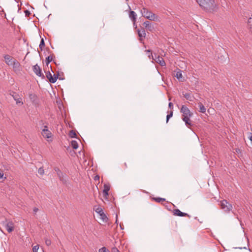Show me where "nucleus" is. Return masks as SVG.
Here are the masks:
<instances>
[{
	"label": "nucleus",
	"mask_w": 252,
	"mask_h": 252,
	"mask_svg": "<svg viewBox=\"0 0 252 252\" xmlns=\"http://www.w3.org/2000/svg\"><path fill=\"white\" fill-rule=\"evenodd\" d=\"M180 112L182 113V119L185 123L186 125L188 127L191 126L193 124L190 118L193 116V113L185 105L182 106Z\"/></svg>",
	"instance_id": "1"
},
{
	"label": "nucleus",
	"mask_w": 252,
	"mask_h": 252,
	"mask_svg": "<svg viewBox=\"0 0 252 252\" xmlns=\"http://www.w3.org/2000/svg\"><path fill=\"white\" fill-rule=\"evenodd\" d=\"M142 16L144 17L146 19L151 21H155L157 19V16L155 14L152 13L151 11H149L146 8L143 7L140 11Z\"/></svg>",
	"instance_id": "2"
},
{
	"label": "nucleus",
	"mask_w": 252,
	"mask_h": 252,
	"mask_svg": "<svg viewBox=\"0 0 252 252\" xmlns=\"http://www.w3.org/2000/svg\"><path fill=\"white\" fill-rule=\"evenodd\" d=\"M199 5L204 9L211 8L214 7L215 0H196Z\"/></svg>",
	"instance_id": "3"
},
{
	"label": "nucleus",
	"mask_w": 252,
	"mask_h": 252,
	"mask_svg": "<svg viewBox=\"0 0 252 252\" xmlns=\"http://www.w3.org/2000/svg\"><path fill=\"white\" fill-rule=\"evenodd\" d=\"M221 208L226 212H229L231 210L232 206L226 200H223L220 202Z\"/></svg>",
	"instance_id": "4"
},
{
	"label": "nucleus",
	"mask_w": 252,
	"mask_h": 252,
	"mask_svg": "<svg viewBox=\"0 0 252 252\" xmlns=\"http://www.w3.org/2000/svg\"><path fill=\"white\" fill-rule=\"evenodd\" d=\"M46 76L49 80V81L51 83H55L58 78V75L54 74L53 76H52L51 73L50 71L46 72Z\"/></svg>",
	"instance_id": "5"
},
{
	"label": "nucleus",
	"mask_w": 252,
	"mask_h": 252,
	"mask_svg": "<svg viewBox=\"0 0 252 252\" xmlns=\"http://www.w3.org/2000/svg\"><path fill=\"white\" fill-rule=\"evenodd\" d=\"M151 55L152 56V59L155 60L157 63H158L161 66H165L166 63L162 57H160L159 56H157V55H155V59H154L153 56L152 54H151Z\"/></svg>",
	"instance_id": "6"
},
{
	"label": "nucleus",
	"mask_w": 252,
	"mask_h": 252,
	"mask_svg": "<svg viewBox=\"0 0 252 252\" xmlns=\"http://www.w3.org/2000/svg\"><path fill=\"white\" fill-rule=\"evenodd\" d=\"M32 69L33 72L36 74V75L38 76L39 77H41L42 78L44 77V76L43 74L42 73L41 69L39 67V66L38 65V64H35L33 66Z\"/></svg>",
	"instance_id": "7"
},
{
	"label": "nucleus",
	"mask_w": 252,
	"mask_h": 252,
	"mask_svg": "<svg viewBox=\"0 0 252 252\" xmlns=\"http://www.w3.org/2000/svg\"><path fill=\"white\" fill-rule=\"evenodd\" d=\"M10 95H11L13 97V99L16 101L17 104H21L22 105L23 104L22 98L19 97L18 94L14 92H11L10 93Z\"/></svg>",
	"instance_id": "8"
},
{
	"label": "nucleus",
	"mask_w": 252,
	"mask_h": 252,
	"mask_svg": "<svg viewBox=\"0 0 252 252\" xmlns=\"http://www.w3.org/2000/svg\"><path fill=\"white\" fill-rule=\"evenodd\" d=\"M173 215L180 217H188L190 218L191 217L189 215L186 213L182 212L179 209H176L173 210Z\"/></svg>",
	"instance_id": "9"
},
{
	"label": "nucleus",
	"mask_w": 252,
	"mask_h": 252,
	"mask_svg": "<svg viewBox=\"0 0 252 252\" xmlns=\"http://www.w3.org/2000/svg\"><path fill=\"white\" fill-rule=\"evenodd\" d=\"M5 227L8 233H11L14 230V223L12 221H8L5 224Z\"/></svg>",
	"instance_id": "10"
},
{
	"label": "nucleus",
	"mask_w": 252,
	"mask_h": 252,
	"mask_svg": "<svg viewBox=\"0 0 252 252\" xmlns=\"http://www.w3.org/2000/svg\"><path fill=\"white\" fill-rule=\"evenodd\" d=\"M5 63L8 65H12L13 62L14 61V59L8 55H6L4 56Z\"/></svg>",
	"instance_id": "11"
},
{
	"label": "nucleus",
	"mask_w": 252,
	"mask_h": 252,
	"mask_svg": "<svg viewBox=\"0 0 252 252\" xmlns=\"http://www.w3.org/2000/svg\"><path fill=\"white\" fill-rule=\"evenodd\" d=\"M41 133L45 138H49L52 137V133L48 129H42Z\"/></svg>",
	"instance_id": "12"
},
{
	"label": "nucleus",
	"mask_w": 252,
	"mask_h": 252,
	"mask_svg": "<svg viewBox=\"0 0 252 252\" xmlns=\"http://www.w3.org/2000/svg\"><path fill=\"white\" fill-rule=\"evenodd\" d=\"M143 26H144L150 32H152L154 30L153 25L151 24L150 22L148 21L144 22L143 23Z\"/></svg>",
	"instance_id": "13"
},
{
	"label": "nucleus",
	"mask_w": 252,
	"mask_h": 252,
	"mask_svg": "<svg viewBox=\"0 0 252 252\" xmlns=\"http://www.w3.org/2000/svg\"><path fill=\"white\" fill-rule=\"evenodd\" d=\"M136 13L133 11H130L129 13V17L131 19L132 22H133L134 25H135L136 20Z\"/></svg>",
	"instance_id": "14"
},
{
	"label": "nucleus",
	"mask_w": 252,
	"mask_h": 252,
	"mask_svg": "<svg viewBox=\"0 0 252 252\" xmlns=\"http://www.w3.org/2000/svg\"><path fill=\"white\" fill-rule=\"evenodd\" d=\"M110 189L109 185L104 184V189L103 190V195L104 197L107 198V195H108V191Z\"/></svg>",
	"instance_id": "15"
},
{
	"label": "nucleus",
	"mask_w": 252,
	"mask_h": 252,
	"mask_svg": "<svg viewBox=\"0 0 252 252\" xmlns=\"http://www.w3.org/2000/svg\"><path fill=\"white\" fill-rule=\"evenodd\" d=\"M137 32H138V36L140 37V41H141L142 40L141 38H144L146 36L145 30H144V28H142L140 30L138 29L137 30Z\"/></svg>",
	"instance_id": "16"
},
{
	"label": "nucleus",
	"mask_w": 252,
	"mask_h": 252,
	"mask_svg": "<svg viewBox=\"0 0 252 252\" xmlns=\"http://www.w3.org/2000/svg\"><path fill=\"white\" fill-rule=\"evenodd\" d=\"M54 169L60 180L63 181V174L62 172L58 167L55 168Z\"/></svg>",
	"instance_id": "17"
},
{
	"label": "nucleus",
	"mask_w": 252,
	"mask_h": 252,
	"mask_svg": "<svg viewBox=\"0 0 252 252\" xmlns=\"http://www.w3.org/2000/svg\"><path fill=\"white\" fill-rule=\"evenodd\" d=\"M29 98L30 100L34 103H37V95L34 94H29Z\"/></svg>",
	"instance_id": "18"
},
{
	"label": "nucleus",
	"mask_w": 252,
	"mask_h": 252,
	"mask_svg": "<svg viewBox=\"0 0 252 252\" xmlns=\"http://www.w3.org/2000/svg\"><path fill=\"white\" fill-rule=\"evenodd\" d=\"M184 96L189 101H192L193 99V96L191 95L190 93H185L183 94Z\"/></svg>",
	"instance_id": "19"
},
{
	"label": "nucleus",
	"mask_w": 252,
	"mask_h": 252,
	"mask_svg": "<svg viewBox=\"0 0 252 252\" xmlns=\"http://www.w3.org/2000/svg\"><path fill=\"white\" fill-rule=\"evenodd\" d=\"M175 76L180 81H182L183 80V76H182V72L181 70H179L178 71H177L176 73V74L175 75Z\"/></svg>",
	"instance_id": "20"
},
{
	"label": "nucleus",
	"mask_w": 252,
	"mask_h": 252,
	"mask_svg": "<svg viewBox=\"0 0 252 252\" xmlns=\"http://www.w3.org/2000/svg\"><path fill=\"white\" fill-rule=\"evenodd\" d=\"M198 107L199 108V112L202 113H204L206 112V108L202 104V103H198Z\"/></svg>",
	"instance_id": "21"
},
{
	"label": "nucleus",
	"mask_w": 252,
	"mask_h": 252,
	"mask_svg": "<svg viewBox=\"0 0 252 252\" xmlns=\"http://www.w3.org/2000/svg\"><path fill=\"white\" fill-rule=\"evenodd\" d=\"M248 26L250 30V32L252 33V16L248 19Z\"/></svg>",
	"instance_id": "22"
},
{
	"label": "nucleus",
	"mask_w": 252,
	"mask_h": 252,
	"mask_svg": "<svg viewBox=\"0 0 252 252\" xmlns=\"http://www.w3.org/2000/svg\"><path fill=\"white\" fill-rule=\"evenodd\" d=\"M11 65L13 66L14 69H17L20 66V63L17 60H14Z\"/></svg>",
	"instance_id": "23"
},
{
	"label": "nucleus",
	"mask_w": 252,
	"mask_h": 252,
	"mask_svg": "<svg viewBox=\"0 0 252 252\" xmlns=\"http://www.w3.org/2000/svg\"><path fill=\"white\" fill-rule=\"evenodd\" d=\"M53 55H51L46 58L45 62H46L47 66H48V64L53 60Z\"/></svg>",
	"instance_id": "24"
},
{
	"label": "nucleus",
	"mask_w": 252,
	"mask_h": 252,
	"mask_svg": "<svg viewBox=\"0 0 252 252\" xmlns=\"http://www.w3.org/2000/svg\"><path fill=\"white\" fill-rule=\"evenodd\" d=\"M100 216V219L103 220V222H107L108 220V218L106 216V215L102 212L101 214L99 215Z\"/></svg>",
	"instance_id": "25"
},
{
	"label": "nucleus",
	"mask_w": 252,
	"mask_h": 252,
	"mask_svg": "<svg viewBox=\"0 0 252 252\" xmlns=\"http://www.w3.org/2000/svg\"><path fill=\"white\" fill-rule=\"evenodd\" d=\"M71 146L74 149H76L78 147V144L76 141L72 140L71 142Z\"/></svg>",
	"instance_id": "26"
},
{
	"label": "nucleus",
	"mask_w": 252,
	"mask_h": 252,
	"mask_svg": "<svg viewBox=\"0 0 252 252\" xmlns=\"http://www.w3.org/2000/svg\"><path fill=\"white\" fill-rule=\"evenodd\" d=\"M173 111H171L170 112V113L166 116V123H167L168 122L169 119L173 116Z\"/></svg>",
	"instance_id": "27"
},
{
	"label": "nucleus",
	"mask_w": 252,
	"mask_h": 252,
	"mask_svg": "<svg viewBox=\"0 0 252 252\" xmlns=\"http://www.w3.org/2000/svg\"><path fill=\"white\" fill-rule=\"evenodd\" d=\"M44 46H45V43H44V39L42 38V39H41L40 44H39V48L41 49V50H42L43 48L44 47Z\"/></svg>",
	"instance_id": "28"
},
{
	"label": "nucleus",
	"mask_w": 252,
	"mask_h": 252,
	"mask_svg": "<svg viewBox=\"0 0 252 252\" xmlns=\"http://www.w3.org/2000/svg\"><path fill=\"white\" fill-rule=\"evenodd\" d=\"M154 200H155L157 202H160L162 201H165V198H160V197H156L153 198Z\"/></svg>",
	"instance_id": "29"
},
{
	"label": "nucleus",
	"mask_w": 252,
	"mask_h": 252,
	"mask_svg": "<svg viewBox=\"0 0 252 252\" xmlns=\"http://www.w3.org/2000/svg\"><path fill=\"white\" fill-rule=\"evenodd\" d=\"M69 136L71 138H75L76 136V134L73 130H71L69 132Z\"/></svg>",
	"instance_id": "30"
},
{
	"label": "nucleus",
	"mask_w": 252,
	"mask_h": 252,
	"mask_svg": "<svg viewBox=\"0 0 252 252\" xmlns=\"http://www.w3.org/2000/svg\"><path fill=\"white\" fill-rule=\"evenodd\" d=\"M98 252H110V251L107 249L105 247H102L99 249Z\"/></svg>",
	"instance_id": "31"
},
{
	"label": "nucleus",
	"mask_w": 252,
	"mask_h": 252,
	"mask_svg": "<svg viewBox=\"0 0 252 252\" xmlns=\"http://www.w3.org/2000/svg\"><path fill=\"white\" fill-rule=\"evenodd\" d=\"M39 245L34 246L32 248L33 252H38L39 250Z\"/></svg>",
	"instance_id": "32"
},
{
	"label": "nucleus",
	"mask_w": 252,
	"mask_h": 252,
	"mask_svg": "<svg viewBox=\"0 0 252 252\" xmlns=\"http://www.w3.org/2000/svg\"><path fill=\"white\" fill-rule=\"evenodd\" d=\"M95 212L98 213L99 215H100V214H101L102 212H103L102 209L100 207H97L96 209H95Z\"/></svg>",
	"instance_id": "33"
},
{
	"label": "nucleus",
	"mask_w": 252,
	"mask_h": 252,
	"mask_svg": "<svg viewBox=\"0 0 252 252\" xmlns=\"http://www.w3.org/2000/svg\"><path fill=\"white\" fill-rule=\"evenodd\" d=\"M38 173L40 175H43L44 174V170L42 167H40L38 170Z\"/></svg>",
	"instance_id": "34"
},
{
	"label": "nucleus",
	"mask_w": 252,
	"mask_h": 252,
	"mask_svg": "<svg viewBox=\"0 0 252 252\" xmlns=\"http://www.w3.org/2000/svg\"><path fill=\"white\" fill-rule=\"evenodd\" d=\"M146 53H147V54L148 55V57L149 58V59H151L152 57L151 54L152 55V53H151V51L150 50H147L146 51Z\"/></svg>",
	"instance_id": "35"
},
{
	"label": "nucleus",
	"mask_w": 252,
	"mask_h": 252,
	"mask_svg": "<svg viewBox=\"0 0 252 252\" xmlns=\"http://www.w3.org/2000/svg\"><path fill=\"white\" fill-rule=\"evenodd\" d=\"M111 252H120V251L116 248L113 247L111 249Z\"/></svg>",
	"instance_id": "36"
},
{
	"label": "nucleus",
	"mask_w": 252,
	"mask_h": 252,
	"mask_svg": "<svg viewBox=\"0 0 252 252\" xmlns=\"http://www.w3.org/2000/svg\"><path fill=\"white\" fill-rule=\"evenodd\" d=\"M45 243H46V245L50 246L51 244V241L50 240L46 239L45 240Z\"/></svg>",
	"instance_id": "37"
},
{
	"label": "nucleus",
	"mask_w": 252,
	"mask_h": 252,
	"mask_svg": "<svg viewBox=\"0 0 252 252\" xmlns=\"http://www.w3.org/2000/svg\"><path fill=\"white\" fill-rule=\"evenodd\" d=\"M38 209L36 207H34L33 209V213L34 215L36 214V213L38 212Z\"/></svg>",
	"instance_id": "38"
},
{
	"label": "nucleus",
	"mask_w": 252,
	"mask_h": 252,
	"mask_svg": "<svg viewBox=\"0 0 252 252\" xmlns=\"http://www.w3.org/2000/svg\"><path fill=\"white\" fill-rule=\"evenodd\" d=\"M25 14H26V16H29V15H30V12L29 11H28V10H26L25 11Z\"/></svg>",
	"instance_id": "39"
},
{
	"label": "nucleus",
	"mask_w": 252,
	"mask_h": 252,
	"mask_svg": "<svg viewBox=\"0 0 252 252\" xmlns=\"http://www.w3.org/2000/svg\"><path fill=\"white\" fill-rule=\"evenodd\" d=\"M169 108L170 109H173V105L172 102H169L168 104Z\"/></svg>",
	"instance_id": "40"
},
{
	"label": "nucleus",
	"mask_w": 252,
	"mask_h": 252,
	"mask_svg": "<svg viewBox=\"0 0 252 252\" xmlns=\"http://www.w3.org/2000/svg\"><path fill=\"white\" fill-rule=\"evenodd\" d=\"M99 176H98V175L95 176L94 177V180L95 181L99 180Z\"/></svg>",
	"instance_id": "41"
},
{
	"label": "nucleus",
	"mask_w": 252,
	"mask_h": 252,
	"mask_svg": "<svg viewBox=\"0 0 252 252\" xmlns=\"http://www.w3.org/2000/svg\"><path fill=\"white\" fill-rule=\"evenodd\" d=\"M3 173L1 172H0V179H2L3 177Z\"/></svg>",
	"instance_id": "42"
},
{
	"label": "nucleus",
	"mask_w": 252,
	"mask_h": 252,
	"mask_svg": "<svg viewBox=\"0 0 252 252\" xmlns=\"http://www.w3.org/2000/svg\"><path fill=\"white\" fill-rule=\"evenodd\" d=\"M238 249H247V247H238Z\"/></svg>",
	"instance_id": "43"
},
{
	"label": "nucleus",
	"mask_w": 252,
	"mask_h": 252,
	"mask_svg": "<svg viewBox=\"0 0 252 252\" xmlns=\"http://www.w3.org/2000/svg\"><path fill=\"white\" fill-rule=\"evenodd\" d=\"M38 252H44L42 249H40Z\"/></svg>",
	"instance_id": "44"
},
{
	"label": "nucleus",
	"mask_w": 252,
	"mask_h": 252,
	"mask_svg": "<svg viewBox=\"0 0 252 252\" xmlns=\"http://www.w3.org/2000/svg\"><path fill=\"white\" fill-rule=\"evenodd\" d=\"M43 129H48V126H44V128H43Z\"/></svg>",
	"instance_id": "45"
},
{
	"label": "nucleus",
	"mask_w": 252,
	"mask_h": 252,
	"mask_svg": "<svg viewBox=\"0 0 252 252\" xmlns=\"http://www.w3.org/2000/svg\"><path fill=\"white\" fill-rule=\"evenodd\" d=\"M250 140L252 142V134L250 137Z\"/></svg>",
	"instance_id": "46"
},
{
	"label": "nucleus",
	"mask_w": 252,
	"mask_h": 252,
	"mask_svg": "<svg viewBox=\"0 0 252 252\" xmlns=\"http://www.w3.org/2000/svg\"><path fill=\"white\" fill-rule=\"evenodd\" d=\"M125 166L126 167H127V164H126V163H125Z\"/></svg>",
	"instance_id": "47"
},
{
	"label": "nucleus",
	"mask_w": 252,
	"mask_h": 252,
	"mask_svg": "<svg viewBox=\"0 0 252 252\" xmlns=\"http://www.w3.org/2000/svg\"><path fill=\"white\" fill-rule=\"evenodd\" d=\"M120 225L121 228L122 229H123V228L122 227V225H121V224H120Z\"/></svg>",
	"instance_id": "48"
},
{
	"label": "nucleus",
	"mask_w": 252,
	"mask_h": 252,
	"mask_svg": "<svg viewBox=\"0 0 252 252\" xmlns=\"http://www.w3.org/2000/svg\"><path fill=\"white\" fill-rule=\"evenodd\" d=\"M246 240L247 241V242L248 243V239H246Z\"/></svg>",
	"instance_id": "49"
}]
</instances>
